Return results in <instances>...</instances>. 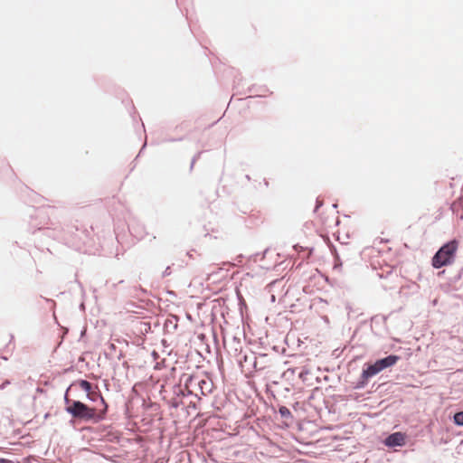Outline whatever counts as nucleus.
I'll return each instance as SVG.
<instances>
[{"mask_svg":"<svg viewBox=\"0 0 463 463\" xmlns=\"http://www.w3.org/2000/svg\"><path fill=\"white\" fill-rule=\"evenodd\" d=\"M101 399V402L104 404L105 408H104V411H102L101 414L99 415V419H102L103 418V415L105 414L106 411H107V404L105 403V401L102 397H100Z\"/></svg>","mask_w":463,"mask_h":463,"instance_id":"10","label":"nucleus"},{"mask_svg":"<svg viewBox=\"0 0 463 463\" xmlns=\"http://www.w3.org/2000/svg\"><path fill=\"white\" fill-rule=\"evenodd\" d=\"M65 402L67 404V412L74 418L89 420L94 419L98 415L96 409L90 408L81 402L71 401L65 397Z\"/></svg>","mask_w":463,"mask_h":463,"instance_id":"2","label":"nucleus"},{"mask_svg":"<svg viewBox=\"0 0 463 463\" xmlns=\"http://www.w3.org/2000/svg\"><path fill=\"white\" fill-rule=\"evenodd\" d=\"M279 413L283 417H288L291 415L290 411L287 407H284V406L279 408Z\"/></svg>","mask_w":463,"mask_h":463,"instance_id":"9","label":"nucleus"},{"mask_svg":"<svg viewBox=\"0 0 463 463\" xmlns=\"http://www.w3.org/2000/svg\"><path fill=\"white\" fill-rule=\"evenodd\" d=\"M0 463H5V460L3 458H0Z\"/></svg>","mask_w":463,"mask_h":463,"instance_id":"11","label":"nucleus"},{"mask_svg":"<svg viewBox=\"0 0 463 463\" xmlns=\"http://www.w3.org/2000/svg\"><path fill=\"white\" fill-rule=\"evenodd\" d=\"M380 372H382V369L376 361L374 364L367 365V367L363 370L362 378L364 381H367L369 378L376 375Z\"/></svg>","mask_w":463,"mask_h":463,"instance_id":"5","label":"nucleus"},{"mask_svg":"<svg viewBox=\"0 0 463 463\" xmlns=\"http://www.w3.org/2000/svg\"><path fill=\"white\" fill-rule=\"evenodd\" d=\"M190 382L191 383L195 382V383L199 386V388L201 390V394L203 396L207 395L208 393H210L212 392L213 383L210 379L206 378V379L197 380L196 377H192L190 379Z\"/></svg>","mask_w":463,"mask_h":463,"instance_id":"3","label":"nucleus"},{"mask_svg":"<svg viewBox=\"0 0 463 463\" xmlns=\"http://www.w3.org/2000/svg\"><path fill=\"white\" fill-rule=\"evenodd\" d=\"M405 441L404 434L395 432L391 434L386 439L385 444L389 447L402 446Z\"/></svg>","mask_w":463,"mask_h":463,"instance_id":"4","label":"nucleus"},{"mask_svg":"<svg viewBox=\"0 0 463 463\" xmlns=\"http://www.w3.org/2000/svg\"><path fill=\"white\" fill-rule=\"evenodd\" d=\"M79 385H80V387L83 391H85L86 392H88L89 396H90L91 399H93V398L91 397V395H92V393H91L92 385H91V383H90V382H88V381H86V380H81V381H80Z\"/></svg>","mask_w":463,"mask_h":463,"instance_id":"7","label":"nucleus"},{"mask_svg":"<svg viewBox=\"0 0 463 463\" xmlns=\"http://www.w3.org/2000/svg\"><path fill=\"white\" fill-rule=\"evenodd\" d=\"M454 422L458 426H463V411L457 412L454 415Z\"/></svg>","mask_w":463,"mask_h":463,"instance_id":"8","label":"nucleus"},{"mask_svg":"<svg viewBox=\"0 0 463 463\" xmlns=\"http://www.w3.org/2000/svg\"><path fill=\"white\" fill-rule=\"evenodd\" d=\"M399 360H400V357L398 355L392 354L385 358L377 360V363H378V365L381 366V369L383 371L385 368L394 365Z\"/></svg>","mask_w":463,"mask_h":463,"instance_id":"6","label":"nucleus"},{"mask_svg":"<svg viewBox=\"0 0 463 463\" xmlns=\"http://www.w3.org/2000/svg\"><path fill=\"white\" fill-rule=\"evenodd\" d=\"M458 247V242L456 240L444 244L432 258V266L435 269H439L443 266L452 264Z\"/></svg>","mask_w":463,"mask_h":463,"instance_id":"1","label":"nucleus"}]
</instances>
